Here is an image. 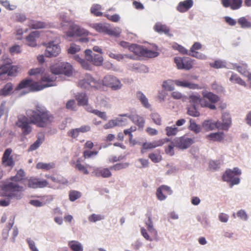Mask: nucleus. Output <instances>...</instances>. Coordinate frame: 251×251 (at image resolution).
<instances>
[{
	"instance_id": "55",
	"label": "nucleus",
	"mask_w": 251,
	"mask_h": 251,
	"mask_svg": "<svg viewBox=\"0 0 251 251\" xmlns=\"http://www.w3.org/2000/svg\"><path fill=\"white\" fill-rule=\"evenodd\" d=\"M129 163H116L113 166L110 167V169H113L114 170H120V169H125V168L128 167Z\"/></svg>"
},
{
	"instance_id": "47",
	"label": "nucleus",
	"mask_w": 251,
	"mask_h": 251,
	"mask_svg": "<svg viewBox=\"0 0 251 251\" xmlns=\"http://www.w3.org/2000/svg\"><path fill=\"white\" fill-rule=\"evenodd\" d=\"M202 126L203 127L205 128V129H207L208 130H209V129H214V128L218 126L217 123H214V122H212L210 120L205 121L202 124Z\"/></svg>"
},
{
	"instance_id": "23",
	"label": "nucleus",
	"mask_w": 251,
	"mask_h": 251,
	"mask_svg": "<svg viewBox=\"0 0 251 251\" xmlns=\"http://www.w3.org/2000/svg\"><path fill=\"white\" fill-rule=\"evenodd\" d=\"M193 5V0H184V1H180L178 3L176 10L179 12H185L189 10Z\"/></svg>"
},
{
	"instance_id": "5",
	"label": "nucleus",
	"mask_w": 251,
	"mask_h": 251,
	"mask_svg": "<svg viewBox=\"0 0 251 251\" xmlns=\"http://www.w3.org/2000/svg\"><path fill=\"white\" fill-rule=\"evenodd\" d=\"M50 71L53 74H64L72 75L73 73V67L70 63L66 62L55 63L50 67Z\"/></svg>"
},
{
	"instance_id": "19",
	"label": "nucleus",
	"mask_w": 251,
	"mask_h": 251,
	"mask_svg": "<svg viewBox=\"0 0 251 251\" xmlns=\"http://www.w3.org/2000/svg\"><path fill=\"white\" fill-rule=\"evenodd\" d=\"M201 48H202V44H201V43H194L190 48L188 55H191V56L196 57V58H205L206 57L205 55L201 54V53H199V52H197V50H200Z\"/></svg>"
},
{
	"instance_id": "2",
	"label": "nucleus",
	"mask_w": 251,
	"mask_h": 251,
	"mask_svg": "<svg viewBox=\"0 0 251 251\" xmlns=\"http://www.w3.org/2000/svg\"><path fill=\"white\" fill-rule=\"evenodd\" d=\"M44 70L43 68L31 69L28 71L29 75H41V77L39 81L35 82L31 79H25L19 83L16 88V90L23 89V88H29L30 91L36 92L40 91L47 87H50L54 85L55 79L53 76H51L48 74L43 75Z\"/></svg>"
},
{
	"instance_id": "62",
	"label": "nucleus",
	"mask_w": 251,
	"mask_h": 251,
	"mask_svg": "<svg viewBox=\"0 0 251 251\" xmlns=\"http://www.w3.org/2000/svg\"><path fill=\"white\" fill-rule=\"evenodd\" d=\"M119 123L116 120H110L103 126L104 129H110V128L114 127V126L118 125Z\"/></svg>"
},
{
	"instance_id": "17",
	"label": "nucleus",
	"mask_w": 251,
	"mask_h": 251,
	"mask_svg": "<svg viewBox=\"0 0 251 251\" xmlns=\"http://www.w3.org/2000/svg\"><path fill=\"white\" fill-rule=\"evenodd\" d=\"M173 192L172 189L168 185H162L156 189V198L159 201H164L168 195H172Z\"/></svg>"
},
{
	"instance_id": "59",
	"label": "nucleus",
	"mask_w": 251,
	"mask_h": 251,
	"mask_svg": "<svg viewBox=\"0 0 251 251\" xmlns=\"http://www.w3.org/2000/svg\"><path fill=\"white\" fill-rule=\"evenodd\" d=\"M98 153L97 151H89V150H84L83 152V156L85 158H91L93 155H96Z\"/></svg>"
},
{
	"instance_id": "29",
	"label": "nucleus",
	"mask_w": 251,
	"mask_h": 251,
	"mask_svg": "<svg viewBox=\"0 0 251 251\" xmlns=\"http://www.w3.org/2000/svg\"><path fill=\"white\" fill-rule=\"evenodd\" d=\"M75 99L78 105H87L88 102V98L86 93H79L75 96Z\"/></svg>"
},
{
	"instance_id": "18",
	"label": "nucleus",
	"mask_w": 251,
	"mask_h": 251,
	"mask_svg": "<svg viewBox=\"0 0 251 251\" xmlns=\"http://www.w3.org/2000/svg\"><path fill=\"white\" fill-rule=\"evenodd\" d=\"M12 150L11 148H7L4 151L2 157V162L6 166H13L15 162L13 158L11 156Z\"/></svg>"
},
{
	"instance_id": "3",
	"label": "nucleus",
	"mask_w": 251,
	"mask_h": 251,
	"mask_svg": "<svg viewBox=\"0 0 251 251\" xmlns=\"http://www.w3.org/2000/svg\"><path fill=\"white\" fill-rule=\"evenodd\" d=\"M0 190L1 196L6 199H0V205L6 206L10 204L11 199H21L25 188L20 184L6 182L0 186Z\"/></svg>"
},
{
	"instance_id": "12",
	"label": "nucleus",
	"mask_w": 251,
	"mask_h": 251,
	"mask_svg": "<svg viewBox=\"0 0 251 251\" xmlns=\"http://www.w3.org/2000/svg\"><path fill=\"white\" fill-rule=\"evenodd\" d=\"M174 62L176 64L177 69H185L189 70L192 69L193 66V63L192 60L189 57H180V56H176L174 58Z\"/></svg>"
},
{
	"instance_id": "21",
	"label": "nucleus",
	"mask_w": 251,
	"mask_h": 251,
	"mask_svg": "<svg viewBox=\"0 0 251 251\" xmlns=\"http://www.w3.org/2000/svg\"><path fill=\"white\" fill-rule=\"evenodd\" d=\"M164 143L163 140H159L158 141H154L152 142L143 143L141 149L142 152H145L147 150H151V149L155 148V147L162 146Z\"/></svg>"
},
{
	"instance_id": "51",
	"label": "nucleus",
	"mask_w": 251,
	"mask_h": 251,
	"mask_svg": "<svg viewBox=\"0 0 251 251\" xmlns=\"http://www.w3.org/2000/svg\"><path fill=\"white\" fill-rule=\"evenodd\" d=\"M166 134L167 136H175L176 135L178 129L176 126H174L172 127H167L165 128Z\"/></svg>"
},
{
	"instance_id": "50",
	"label": "nucleus",
	"mask_w": 251,
	"mask_h": 251,
	"mask_svg": "<svg viewBox=\"0 0 251 251\" xmlns=\"http://www.w3.org/2000/svg\"><path fill=\"white\" fill-rule=\"evenodd\" d=\"M174 147H176L175 139L165 148V151L166 153L169 155H174L175 154Z\"/></svg>"
},
{
	"instance_id": "28",
	"label": "nucleus",
	"mask_w": 251,
	"mask_h": 251,
	"mask_svg": "<svg viewBox=\"0 0 251 251\" xmlns=\"http://www.w3.org/2000/svg\"><path fill=\"white\" fill-rule=\"evenodd\" d=\"M175 84L177 86L184 87L185 88H189L191 89H199L200 88V86L198 84H195L192 82H188L186 80H175Z\"/></svg>"
},
{
	"instance_id": "13",
	"label": "nucleus",
	"mask_w": 251,
	"mask_h": 251,
	"mask_svg": "<svg viewBox=\"0 0 251 251\" xmlns=\"http://www.w3.org/2000/svg\"><path fill=\"white\" fill-rule=\"evenodd\" d=\"M27 186L30 188H42L49 185V182L46 179H40L37 177L31 176L26 178Z\"/></svg>"
},
{
	"instance_id": "15",
	"label": "nucleus",
	"mask_w": 251,
	"mask_h": 251,
	"mask_svg": "<svg viewBox=\"0 0 251 251\" xmlns=\"http://www.w3.org/2000/svg\"><path fill=\"white\" fill-rule=\"evenodd\" d=\"M86 58L95 65H101L103 62V58L101 55L93 54L91 50H86L85 51Z\"/></svg>"
},
{
	"instance_id": "39",
	"label": "nucleus",
	"mask_w": 251,
	"mask_h": 251,
	"mask_svg": "<svg viewBox=\"0 0 251 251\" xmlns=\"http://www.w3.org/2000/svg\"><path fill=\"white\" fill-rule=\"evenodd\" d=\"M55 166L54 163H42L40 162L37 163L36 168L39 169H43L44 170H50V169H53Z\"/></svg>"
},
{
	"instance_id": "46",
	"label": "nucleus",
	"mask_w": 251,
	"mask_h": 251,
	"mask_svg": "<svg viewBox=\"0 0 251 251\" xmlns=\"http://www.w3.org/2000/svg\"><path fill=\"white\" fill-rule=\"evenodd\" d=\"M229 80L231 81V82L237 83L241 85H246L245 81L243 80L241 78L239 77L237 74H232L229 78Z\"/></svg>"
},
{
	"instance_id": "57",
	"label": "nucleus",
	"mask_w": 251,
	"mask_h": 251,
	"mask_svg": "<svg viewBox=\"0 0 251 251\" xmlns=\"http://www.w3.org/2000/svg\"><path fill=\"white\" fill-rule=\"evenodd\" d=\"M221 164L220 160H211L209 163V168L213 170H216L220 167Z\"/></svg>"
},
{
	"instance_id": "58",
	"label": "nucleus",
	"mask_w": 251,
	"mask_h": 251,
	"mask_svg": "<svg viewBox=\"0 0 251 251\" xmlns=\"http://www.w3.org/2000/svg\"><path fill=\"white\" fill-rule=\"evenodd\" d=\"M223 127L227 128L231 123V120L228 115L223 116Z\"/></svg>"
},
{
	"instance_id": "52",
	"label": "nucleus",
	"mask_w": 251,
	"mask_h": 251,
	"mask_svg": "<svg viewBox=\"0 0 251 251\" xmlns=\"http://www.w3.org/2000/svg\"><path fill=\"white\" fill-rule=\"evenodd\" d=\"M187 114L189 115L193 116V117H199V116L200 115V112L197 110L195 105H194L188 108Z\"/></svg>"
},
{
	"instance_id": "61",
	"label": "nucleus",
	"mask_w": 251,
	"mask_h": 251,
	"mask_svg": "<svg viewBox=\"0 0 251 251\" xmlns=\"http://www.w3.org/2000/svg\"><path fill=\"white\" fill-rule=\"evenodd\" d=\"M104 219L103 215H96V214H92L88 217V220L90 222H96L98 220H100Z\"/></svg>"
},
{
	"instance_id": "20",
	"label": "nucleus",
	"mask_w": 251,
	"mask_h": 251,
	"mask_svg": "<svg viewBox=\"0 0 251 251\" xmlns=\"http://www.w3.org/2000/svg\"><path fill=\"white\" fill-rule=\"evenodd\" d=\"M224 7H230L232 10L240 8L242 5V0H221Z\"/></svg>"
},
{
	"instance_id": "43",
	"label": "nucleus",
	"mask_w": 251,
	"mask_h": 251,
	"mask_svg": "<svg viewBox=\"0 0 251 251\" xmlns=\"http://www.w3.org/2000/svg\"><path fill=\"white\" fill-rule=\"evenodd\" d=\"M75 59L79 62V63L81 65L83 69H88V70H90V69H92V66L89 63L88 60H84V59H82V58H80L79 56H75Z\"/></svg>"
},
{
	"instance_id": "40",
	"label": "nucleus",
	"mask_w": 251,
	"mask_h": 251,
	"mask_svg": "<svg viewBox=\"0 0 251 251\" xmlns=\"http://www.w3.org/2000/svg\"><path fill=\"white\" fill-rule=\"evenodd\" d=\"M189 122L190 125L189 126V129L195 133H200L201 129V126L198 125L193 119H190Z\"/></svg>"
},
{
	"instance_id": "25",
	"label": "nucleus",
	"mask_w": 251,
	"mask_h": 251,
	"mask_svg": "<svg viewBox=\"0 0 251 251\" xmlns=\"http://www.w3.org/2000/svg\"><path fill=\"white\" fill-rule=\"evenodd\" d=\"M110 168H96L94 170V173L97 177H108L112 176Z\"/></svg>"
},
{
	"instance_id": "64",
	"label": "nucleus",
	"mask_w": 251,
	"mask_h": 251,
	"mask_svg": "<svg viewBox=\"0 0 251 251\" xmlns=\"http://www.w3.org/2000/svg\"><path fill=\"white\" fill-rule=\"evenodd\" d=\"M68 135L69 136H71L72 138H76L79 136V130L78 127L77 128L71 129V130H69L68 132Z\"/></svg>"
},
{
	"instance_id": "27",
	"label": "nucleus",
	"mask_w": 251,
	"mask_h": 251,
	"mask_svg": "<svg viewBox=\"0 0 251 251\" xmlns=\"http://www.w3.org/2000/svg\"><path fill=\"white\" fill-rule=\"evenodd\" d=\"M40 35V33L37 30L33 31L30 33L26 37V40L29 46L31 47H35L36 46V38L38 37Z\"/></svg>"
},
{
	"instance_id": "54",
	"label": "nucleus",
	"mask_w": 251,
	"mask_h": 251,
	"mask_svg": "<svg viewBox=\"0 0 251 251\" xmlns=\"http://www.w3.org/2000/svg\"><path fill=\"white\" fill-rule=\"evenodd\" d=\"M238 23L242 27H250L251 26V22H249L245 17H241L238 19Z\"/></svg>"
},
{
	"instance_id": "49",
	"label": "nucleus",
	"mask_w": 251,
	"mask_h": 251,
	"mask_svg": "<svg viewBox=\"0 0 251 251\" xmlns=\"http://www.w3.org/2000/svg\"><path fill=\"white\" fill-rule=\"evenodd\" d=\"M210 65L211 67L215 68V69L226 67V62L220 60H215L213 63H210Z\"/></svg>"
},
{
	"instance_id": "37",
	"label": "nucleus",
	"mask_w": 251,
	"mask_h": 251,
	"mask_svg": "<svg viewBox=\"0 0 251 251\" xmlns=\"http://www.w3.org/2000/svg\"><path fill=\"white\" fill-rule=\"evenodd\" d=\"M28 25L30 28H32V29H40V28L46 27L47 25L45 22L31 20L28 22Z\"/></svg>"
},
{
	"instance_id": "35",
	"label": "nucleus",
	"mask_w": 251,
	"mask_h": 251,
	"mask_svg": "<svg viewBox=\"0 0 251 251\" xmlns=\"http://www.w3.org/2000/svg\"><path fill=\"white\" fill-rule=\"evenodd\" d=\"M136 97L141 101L143 105L146 108H150L151 105L148 102V100L144 93L141 92H138L136 93Z\"/></svg>"
},
{
	"instance_id": "41",
	"label": "nucleus",
	"mask_w": 251,
	"mask_h": 251,
	"mask_svg": "<svg viewBox=\"0 0 251 251\" xmlns=\"http://www.w3.org/2000/svg\"><path fill=\"white\" fill-rule=\"evenodd\" d=\"M75 168L79 170L80 172H82V173L84 175L89 174V171H88L87 167H86L85 165L82 164V163L79 159H78L76 161Z\"/></svg>"
},
{
	"instance_id": "38",
	"label": "nucleus",
	"mask_w": 251,
	"mask_h": 251,
	"mask_svg": "<svg viewBox=\"0 0 251 251\" xmlns=\"http://www.w3.org/2000/svg\"><path fill=\"white\" fill-rule=\"evenodd\" d=\"M93 27L96 30L100 33H107V25L103 23H96L92 25Z\"/></svg>"
},
{
	"instance_id": "11",
	"label": "nucleus",
	"mask_w": 251,
	"mask_h": 251,
	"mask_svg": "<svg viewBox=\"0 0 251 251\" xmlns=\"http://www.w3.org/2000/svg\"><path fill=\"white\" fill-rule=\"evenodd\" d=\"M175 147L180 150H186L195 143V138L188 137L186 135L175 139Z\"/></svg>"
},
{
	"instance_id": "42",
	"label": "nucleus",
	"mask_w": 251,
	"mask_h": 251,
	"mask_svg": "<svg viewBox=\"0 0 251 251\" xmlns=\"http://www.w3.org/2000/svg\"><path fill=\"white\" fill-rule=\"evenodd\" d=\"M82 193L79 191L70 190L69 193V200L71 201H75L76 200L81 198Z\"/></svg>"
},
{
	"instance_id": "44",
	"label": "nucleus",
	"mask_w": 251,
	"mask_h": 251,
	"mask_svg": "<svg viewBox=\"0 0 251 251\" xmlns=\"http://www.w3.org/2000/svg\"><path fill=\"white\" fill-rule=\"evenodd\" d=\"M175 81L172 79H168V80L164 81L162 87L164 89L167 91H173L175 88Z\"/></svg>"
},
{
	"instance_id": "34",
	"label": "nucleus",
	"mask_w": 251,
	"mask_h": 251,
	"mask_svg": "<svg viewBox=\"0 0 251 251\" xmlns=\"http://www.w3.org/2000/svg\"><path fill=\"white\" fill-rule=\"evenodd\" d=\"M101 5H99V4H93L90 8V12L94 15L97 17H100V16L103 15V13L101 12Z\"/></svg>"
},
{
	"instance_id": "22",
	"label": "nucleus",
	"mask_w": 251,
	"mask_h": 251,
	"mask_svg": "<svg viewBox=\"0 0 251 251\" xmlns=\"http://www.w3.org/2000/svg\"><path fill=\"white\" fill-rule=\"evenodd\" d=\"M45 177L47 178H50L53 182L57 183L59 184H67L69 181L67 178H65L63 176L59 174H54L52 176L45 175Z\"/></svg>"
},
{
	"instance_id": "45",
	"label": "nucleus",
	"mask_w": 251,
	"mask_h": 251,
	"mask_svg": "<svg viewBox=\"0 0 251 251\" xmlns=\"http://www.w3.org/2000/svg\"><path fill=\"white\" fill-rule=\"evenodd\" d=\"M109 56H110L111 58H114L116 60L120 61L122 60V59H123V58H125V57H126V58H133L132 56H130V55H127V54H121V53H112V52H110L108 53Z\"/></svg>"
},
{
	"instance_id": "31",
	"label": "nucleus",
	"mask_w": 251,
	"mask_h": 251,
	"mask_svg": "<svg viewBox=\"0 0 251 251\" xmlns=\"http://www.w3.org/2000/svg\"><path fill=\"white\" fill-rule=\"evenodd\" d=\"M68 246L73 251H83V247L77 240H70L68 242Z\"/></svg>"
},
{
	"instance_id": "6",
	"label": "nucleus",
	"mask_w": 251,
	"mask_h": 251,
	"mask_svg": "<svg viewBox=\"0 0 251 251\" xmlns=\"http://www.w3.org/2000/svg\"><path fill=\"white\" fill-rule=\"evenodd\" d=\"M147 216L148 218V220L146 222V224L147 226L148 230L150 232V235L146 229L144 228V227L141 228V232L142 236H143L147 240L152 241L153 240V239H157L158 232L153 227L151 214H147Z\"/></svg>"
},
{
	"instance_id": "33",
	"label": "nucleus",
	"mask_w": 251,
	"mask_h": 251,
	"mask_svg": "<svg viewBox=\"0 0 251 251\" xmlns=\"http://www.w3.org/2000/svg\"><path fill=\"white\" fill-rule=\"evenodd\" d=\"M154 30L158 33H169L170 29L166 25H162L160 22H157L154 26Z\"/></svg>"
},
{
	"instance_id": "63",
	"label": "nucleus",
	"mask_w": 251,
	"mask_h": 251,
	"mask_svg": "<svg viewBox=\"0 0 251 251\" xmlns=\"http://www.w3.org/2000/svg\"><path fill=\"white\" fill-rule=\"evenodd\" d=\"M42 143V141H41L40 138H38L36 141L30 145V147L28 149V151H33V150H36L38 147H40V145Z\"/></svg>"
},
{
	"instance_id": "9",
	"label": "nucleus",
	"mask_w": 251,
	"mask_h": 251,
	"mask_svg": "<svg viewBox=\"0 0 251 251\" xmlns=\"http://www.w3.org/2000/svg\"><path fill=\"white\" fill-rule=\"evenodd\" d=\"M99 85V82L90 74H86L85 77L80 79L78 83V86L85 89L98 88Z\"/></svg>"
},
{
	"instance_id": "30",
	"label": "nucleus",
	"mask_w": 251,
	"mask_h": 251,
	"mask_svg": "<svg viewBox=\"0 0 251 251\" xmlns=\"http://www.w3.org/2000/svg\"><path fill=\"white\" fill-rule=\"evenodd\" d=\"M13 90V85L11 82H7L2 89L0 90V95L1 96H7L10 95Z\"/></svg>"
},
{
	"instance_id": "10",
	"label": "nucleus",
	"mask_w": 251,
	"mask_h": 251,
	"mask_svg": "<svg viewBox=\"0 0 251 251\" xmlns=\"http://www.w3.org/2000/svg\"><path fill=\"white\" fill-rule=\"evenodd\" d=\"M202 105L204 107H208L212 110L216 109L215 103L219 100V96L212 93H203Z\"/></svg>"
},
{
	"instance_id": "24",
	"label": "nucleus",
	"mask_w": 251,
	"mask_h": 251,
	"mask_svg": "<svg viewBox=\"0 0 251 251\" xmlns=\"http://www.w3.org/2000/svg\"><path fill=\"white\" fill-rule=\"evenodd\" d=\"M234 68L242 75H244L248 77V81H249L251 84V74L249 72L248 70V66L247 64H242L240 66V65H235Z\"/></svg>"
},
{
	"instance_id": "60",
	"label": "nucleus",
	"mask_w": 251,
	"mask_h": 251,
	"mask_svg": "<svg viewBox=\"0 0 251 251\" xmlns=\"http://www.w3.org/2000/svg\"><path fill=\"white\" fill-rule=\"evenodd\" d=\"M104 17L113 22H118L120 20V16L118 14H114V15H110L109 14H104Z\"/></svg>"
},
{
	"instance_id": "56",
	"label": "nucleus",
	"mask_w": 251,
	"mask_h": 251,
	"mask_svg": "<svg viewBox=\"0 0 251 251\" xmlns=\"http://www.w3.org/2000/svg\"><path fill=\"white\" fill-rule=\"evenodd\" d=\"M149 157L154 162H158L161 160V156L160 153H151L149 155Z\"/></svg>"
},
{
	"instance_id": "16",
	"label": "nucleus",
	"mask_w": 251,
	"mask_h": 251,
	"mask_svg": "<svg viewBox=\"0 0 251 251\" xmlns=\"http://www.w3.org/2000/svg\"><path fill=\"white\" fill-rule=\"evenodd\" d=\"M87 33V30L75 24H71L69 29L66 32V34L68 36H82Z\"/></svg>"
},
{
	"instance_id": "1",
	"label": "nucleus",
	"mask_w": 251,
	"mask_h": 251,
	"mask_svg": "<svg viewBox=\"0 0 251 251\" xmlns=\"http://www.w3.org/2000/svg\"><path fill=\"white\" fill-rule=\"evenodd\" d=\"M26 115H19L16 123V126L21 128L24 135L31 133L33 129L31 124L39 127H46L54 120L53 115L45 107L38 104L34 109L26 110Z\"/></svg>"
},
{
	"instance_id": "48",
	"label": "nucleus",
	"mask_w": 251,
	"mask_h": 251,
	"mask_svg": "<svg viewBox=\"0 0 251 251\" xmlns=\"http://www.w3.org/2000/svg\"><path fill=\"white\" fill-rule=\"evenodd\" d=\"M151 117L153 122L157 125H161L162 124V118L159 114L157 113V112H153V113H151Z\"/></svg>"
},
{
	"instance_id": "14",
	"label": "nucleus",
	"mask_w": 251,
	"mask_h": 251,
	"mask_svg": "<svg viewBox=\"0 0 251 251\" xmlns=\"http://www.w3.org/2000/svg\"><path fill=\"white\" fill-rule=\"evenodd\" d=\"M46 49L45 51V56H57L61 51V49L58 44H55L54 41H50L45 44Z\"/></svg>"
},
{
	"instance_id": "36",
	"label": "nucleus",
	"mask_w": 251,
	"mask_h": 251,
	"mask_svg": "<svg viewBox=\"0 0 251 251\" xmlns=\"http://www.w3.org/2000/svg\"><path fill=\"white\" fill-rule=\"evenodd\" d=\"M130 119L134 124L137 125L139 127H143L145 125V119L143 117L138 115H133L130 117Z\"/></svg>"
},
{
	"instance_id": "7",
	"label": "nucleus",
	"mask_w": 251,
	"mask_h": 251,
	"mask_svg": "<svg viewBox=\"0 0 251 251\" xmlns=\"http://www.w3.org/2000/svg\"><path fill=\"white\" fill-rule=\"evenodd\" d=\"M242 172L238 167H235L233 170H227L225 171L223 179L224 181H228L231 185L237 184L240 183V178L239 176H241Z\"/></svg>"
},
{
	"instance_id": "26",
	"label": "nucleus",
	"mask_w": 251,
	"mask_h": 251,
	"mask_svg": "<svg viewBox=\"0 0 251 251\" xmlns=\"http://www.w3.org/2000/svg\"><path fill=\"white\" fill-rule=\"evenodd\" d=\"M25 176V173L23 170H19L17 171L16 175L13 176H11L9 178L10 180L9 182H15L19 184L20 181H22L24 180Z\"/></svg>"
},
{
	"instance_id": "4",
	"label": "nucleus",
	"mask_w": 251,
	"mask_h": 251,
	"mask_svg": "<svg viewBox=\"0 0 251 251\" xmlns=\"http://www.w3.org/2000/svg\"><path fill=\"white\" fill-rule=\"evenodd\" d=\"M129 50L132 51L137 56L152 58V57L158 56L159 55L157 51L151 50L147 49V48H144L140 45H137V44H131L129 47Z\"/></svg>"
},
{
	"instance_id": "53",
	"label": "nucleus",
	"mask_w": 251,
	"mask_h": 251,
	"mask_svg": "<svg viewBox=\"0 0 251 251\" xmlns=\"http://www.w3.org/2000/svg\"><path fill=\"white\" fill-rule=\"evenodd\" d=\"M211 140H217V141H220L223 140L224 137L223 133H213L208 136Z\"/></svg>"
},
{
	"instance_id": "32",
	"label": "nucleus",
	"mask_w": 251,
	"mask_h": 251,
	"mask_svg": "<svg viewBox=\"0 0 251 251\" xmlns=\"http://www.w3.org/2000/svg\"><path fill=\"white\" fill-rule=\"evenodd\" d=\"M189 100L195 107L199 104L201 107H203L202 105V102L204 100L203 96L201 98L200 95H192V96H189Z\"/></svg>"
},
{
	"instance_id": "8",
	"label": "nucleus",
	"mask_w": 251,
	"mask_h": 251,
	"mask_svg": "<svg viewBox=\"0 0 251 251\" xmlns=\"http://www.w3.org/2000/svg\"><path fill=\"white\" fill-rule=\"evenodd\" d=\"M102 84L112 90L120 89L123 86L120 79L113 75H106L102 79Z\"/></svg>"
}]
</instances>
